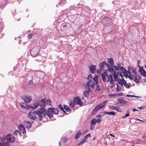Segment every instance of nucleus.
<instances>
[{
    "instance_id": "nucleus-1",
    "label": "nucleus",
    "mask_w": 146,
    "mask_h": 146,
    "mask_svg": "<svg viewBox=\"0 0 146 146\" xmlns=\"http://www.w3.org/2000/svg\"><path fill=\"white\" fill-rule=\"evenodd\" d=\"M35 112L36 115L38 116V119L40 120H41L43 117H45L48 113V112L43 108L38 109Z\"/></svg>"
},
{
    "instance_id": "nucleus-2",
    "label": "nucleus",
    "mask_w": 146,
    "mask_h": 146,
    "mask_svg": "<svg viewBox=\"0 0 146 146\" xmlns=\"http://www.w3.org/2000/svg\"><path fill=\"white\" fill-rule=\"evenodd\" d=\"M93 83H92V82L89 81L88 82H87V84L86 85L85 90L86 91L84 92V96L86 97L88 95L89 92L90 90V87L92 88L94 90L95 89V86L93 84Z\"/></svg>"
},
{
    "instance_id": "nucleus-3",
    "label": "nucleus",
    "mask_w": 146,
    "mask_h": 146,
    "mask_svg": "<svg viewBox=\"0 0 146 146\" xmlns=\"http://www.w3.org/2000/svg\"><path fill=\"white\" fill-rule=\"evenodd\" d=\"M59 109L58 108H48L47 110L48 113L47 115L51 118L53 117L52 114H57L58 112Z\"/></svg>"
},
{
    "instance_id": "nucleus-4",
    "label": "nucleus",
    "mask_w": 146,
    "mask_h": 146,
    "mask_svg": "<svg viewBox=\"0 0 146 146\" xmlns=\"http://www.w3.org/2000/svg\"><path fill=\"white\" fill-rule=\"evenodd\" d=\"M107 101H105L97 105L92 111V114L93 115L95 114L98 110L102 109L107 104Z\"/></svg>"
},
{
    "instance_id": "nucleus-5",
    "label": "nucleus",
    "mask_w": 146,
    "mask_h": 146,
    "mask_svg": "<svg viewBox=\"0 0 146 146\" xmlns=\"http://www.w3.org/2000/svg\"><path fill=\"white\" fill-rule=\"evenodd\" d=\"M92 74H89L88 75L87 79L88 80L87 82L89 81L92 82V84L93 85H94L95 87V84H98V77L96 76H94V78L92 77Z\"/></svg>"
},
{
    "instance_id": "nucleus-6",
    "label": "nucleus",
    "mask_w": 146,
    "mask_h": 146,
    "mask_svg": "<svg viewBox=\"0 0 146 146\" xmlns=\"http://www.w3.org/2000/svg\"><path fill=\"white\" fill-rule=\"evenodd\" d=\"M39 50L36 48H32L31 50V55L33 57H35L38 53Z\"/></svg>"
},
{
    "instance_id": "nucleus-7",
    "label": "nucleus",
    "mask_w": 146,
    "mask_h": 146,
    "mask_svg": "<svg viewBox=\"0 0 146 146\" xmlns=\"http://www.w3.org/2000/svg\"><path fill=\"white\" fill-rule=\"evenodd\" d=\"M6 138L9 142L11 143L13 142L15 139L14 136L10 134H7L6 136Z\"/></svg>"
},
{
    "instance_id": "nucleus-8",
    "label": "nucleus",
    "mask_w": 146,
    "mask_h": 146,
    "mask_svg": "<svg viewBox=\"0 0 146 146\" xmlns=\"http://www.w3.org/2000/svg\"><path fill=\"white\" fill-rule=\"evenodd\" d=\"M107 66L108 68L109 71L110 72L116 73L117 71L116 70L115 68H114V66L113 65V66H111L108 64H107Z\"/></svg>"
},
{
    "instance_id": "nucleus-9",
    "label": "nucleus",
    "mask_w": 146,
    "mask_h": 146,
    "mask_svg": "<svg viewBox=\"0 0 146 146\" xmlns=\"http://www.w3.org/2000/svg\"><path fill=\"white\" fill-rule=\"evenodd\" d=\"M39 104V105L42 108H44L46 105V99L45 98L41 99Z\"/></svg>"
},
{
    "instance_id": "nucleus-10",
    "label": "nucleus",
    "mask_w": 146,
    "mask_h": 146,
    "mask_svg": "<svg viewBox=\"0 0 146 146\" xmlns=\"http://www.w3.org/2000/svg\"><path fill=\"white\" fill-rule=\"evenodd\" d=\"M75 102V104L76 105H79L80 106H82V103L81 100L78 97H75L74 100Z\"/></svg>"
},
{
    "instance_id": "nucleus-11",
    "label": "nucleus",
    "mask_w": 146,
    "mask_h": 146,
    "mask_svg": "<svg viewBox=\"0 0 146 146\" xmlns=\"http://www.w3.org/2000/svg\"><path fill=\"white\" fill-rule=\"evenodd\" d=\"M106 76L107 78L108 79V80H107V81L106 82H108L110 81V84H113L114 82L112 75L111 74L109 75L108 74L106 75Z\"/></svg>"
},
{
    "instance_id": "nucleus-12",
    "label": "nucleus",
    "mask_w": 146,
    "mask_h": 146,
    "mask_svg": "<svg viewBox=\"0 0 146 146\" xmlns=\"http://www.w3.org/2000/svg\"><path fill=\"white\" fill-rule=\"evenodd\" d=\"M36 115L35 111L33 112H30L29 113L28 117L29 118L34 120L36 118Z\"/></svg>"
},
{
    "instance_id": "nucleus-13",
    "label": "nucleus",
    "mask_w": 146,
    "mask_h": 146,
    "mask_svg": "<svg viewBox=\"0 0 146 146\" xmlns=\"http://www.w3.org/2000/svg\"><path fill=\"white\" fill-rule=\"evenodd\" d=\"M107 64L105 62H102V63L100 64L99 65V66L100 68L99 69V70L100 71L103 70L104 68H105V66H107Z\"/></svg>"
},
{
    "instance_id": "nucleus-14",
    "label": "nucleus",
    "mask_w": 146,
    "mask_h": 146,
    "mask_svg": "<svg viewBox=\"0 0 146 146\" xmlns=\"http://www.w3.org/2000/svg\"><path fill=\"white\" fill-rule=\"evenodd\" d=\"M19 131H20L23 133H25L26 131L24 126L22 124H20L18 127Z\"/></svg>"
},
{
    "instance_id": "nucleus-15",
    "label": "nucleus",
    "mask_w": 146,
    "mask_h": 146,
    "mask_svg": "<svg viewBox=\"0 0 146 146\" xmlns=\"http://www.w3.org/2000/svg\"><path fill=\"white\" fill-rule=\"evenodd\" d=\"M33 123V122L31 123V122L29 121H25L24 123L26 128L28 129L30 128L31 127L32 124Z\"/></svg>"
},
{
    "instance_id": "nucleus-16",
    "label": "nucleus",
    "mask_w": 146,
    "mask_h": 146,
    "mask_svg": "<svg viewBox=\"0 0 146 146\" xmlns=\"http://www.w3.org/2000/svg\"><path fill=\"white\" fill-rule=\"evenodd\" d=\"M23 99L25 102L26 103L30 102L31 100V98L29 96H25Z\"/></svg>"
},
{
    "instance_id": "nucleus-17",
    "label": "nucleus",
    "mask_w": 146,
    "mask_h": 146,
    "mask_svg": "<svg viewBox=\"0 0 146 146\" xmlns=\"http://www.w3.org/2000/svg\"><path fill=\"white\" fill-rule=\"evenodd\" d=\"M117 101L119 103L122 105L125 104L127 102L123 98H119L117 100Z\"/></svg>"
},
{
    "instance_id": "nucleus-18",
    "label": "nucleus",
    "mask_w": 146,
    "mask_h": 146,
    "mask_svg": "<svg viewBox=\"0 0 146 146\" xmlns=\"http://www.w3.org/2000/svg\"><path fill=\"white\" fill-rule=\"evenodd\" d=\"M21 106L23 108L29 109L30 108V106H28L27 103H22L21 104Z\"/></svg>"
},
{
    "instance_id": "nucleus-19",
    "label": "nucleus",
    "mask_w": 146,
    "mask_h": 146,
    "mask_svg": "<svg viewBox=\"0 0 146 146\" xmlns=\"http://www.w3.org/2000/svg\"><path fill=\"white\" fill-rule=\"evenodd\" d=\"M39 102H37L33 104V105L30 106V108L31 109H35L39 105Z\"/></svg>"
},
{
    "instance_id": "nucleus-20",
    "label": "nucleus",
    "mask_w": 146,
    "mask_h": 146,
    "mask_svg": "<svg viewBox=\"0 0 146 146\" xmlns=\"http://www.w3.org/2000/svg\"><path fill=\"white\" fill-rule=\"evenodd\" d=\"M90 72L92 73H94L95 71V66L91 65L90 66Z\"/></svg>"
},
{
    "instance_id": "nucleus-21",
    "label": "nucleus",
    "mask_w": 146,
    "mask_h": 146,
    "mask_svg": "<svg viewBox=\"0 0 146 146\" xmlns=\"http://www.w3.org/2000/svg\"><path fill=\"white\" fill-rule=\"evenodd\" d=\"M124 86L126 88H129L130 87L131 85L130 83H128L127 84L126 81L125 80H124Z\"/></svg>"
},
{
    "instance_id": "nucleus-22",
    "label": "nucleus",
    "mask_w": 146,
    "mask_h": 146,
    "mask_svg": "<svg viewBox=\"0 0 146 146\" xmlns=\"http://www.w3.org/2000/svg\"><path fill=\"white\" fill-rule=\"evenodd\" d=\"M108 63L110 64V65H111V66H113L114 62L113 61V59L112 58H108Z\"/></svg>"
},
{
    "instance_id": "nucleus-23",
    "label": "nucleus",
    "mask_w": 146,
    "mask_h": 146,
    "mask_svg": "<svg viewBox=\"0 0 146 146\" xmlns=\"http://www.w3.org/2000/svg\"><path fill=\"white\" fill-rule=\"evenodd\" d=\"M101 76L102 80L104 82H106L107 81V79L106 78V75L102 73V74Z\"/></svg>"
},
{
    "instance_id": "nucleus-24",
    "label": "nucleus",
    "mask_w": 146,
    "mask_h": 146,
    "mask_svg": "<svg viewBox=\"0 0 146 146\" xmlns=\"http://www.w3.org/2000/svg\"><path fill=\"white\" fill-rule=\"evenodd\" d=\"M113 74L114 77V81H118L119 79V78L117 76L118 75L116 74V73H113Z\"/></svg>"
},
{
    "instance_id": "nucleus-25",
    "label": "nucleus",
    "mask_w": 146,
    "mask_h": 146,
    "mask_svg": "<svg viewBox=\"0 0 146 146\" xmlns=\"http://www.w3.org/2000/svg\"><path fill=\"white\" fill-rule=\"evenodd\" d=\"M81 133L80 130H79L78 132L76 133L75 136V138L76 139H78L80 137V136L81 135Z\"/></svg>"
},
{
    "instance_id": "nucleus-26",
    "label": "nucleus",
    "mask_w": 146,
    "mask_h": 146,
    "mask_svg": "<svg viewBox=\"0 0 146 146\" xmlns=\"http://www.w3.org/2000/svg\"><path fill=\"white\" fill-rule=\"evenodd\" d=\"M114 68H115L116 71H117V70L119 71L121 69V65L120 64H117V66L115 65L114 66Z\"/></svg>"
},
{
    "instance_id": "nucleus-27",
    "label": "nucleus",
    "mask_w": 146,
    "mask_h": 146,
    "mask_svg": "<svg viewBox=\"0 0 146 146\" xmlns=\"http://www.w3.org/2000/svg\"><path fill=\"white\" fill-rule=\"evenodd\" d=\"M105 114H107L109 115H115V113L114 112H104Z\"/></svg>"
},
{
    "instance_id": "nucleus-28",
    "label": "nucleus",
    "mask_w": 146,
    "mask_h": 146,
    "mask_svg": "<svg viewBox=\"0 0 146 146\" xmlns=\"http://www.w3.org/2000/svg\"><path fill=\"white\" fill-rule=\"evenodd\" d=\"M64 109L68 112H70L71 110L70 109L68 106L66 105H64Z\"/></svg>"
},
{
    "instance_id": "nucleus-29",
    "label": "nucleus",
    "mask_w": 146,
    "mask_h": 146,
    "mask_svg": "<svg viewBox=\"0 0 146 146\" xmlns=\"http://www.w3.org/2000/svg\"><path fill=\"white\" fill-rule=\"evenodd\" d=\"M124 80H125L123 78H122L121 80H120L118 81V84L122 86H123L124 84Z\"/></svg>"
},
{
    "instance_id": "nucleus-30",
    "label": "nucleus",
    "mask_w": 146,
    "mask_h": 146,
    "mask_svg": "<svg viewBox=\"0 0 146 146\" xmlns=\"http://www.w3.org/2000/svg\"><path fill=\"white\" fill-rule=\"evenodd\" d=\"M76 104H75L74 101H71L70 102L69 104L70 106V107L73 108L74 107V105Z\"/></svg>"
},
{
    "instance_id": "nucleus-31",
    "label": "nucleus",
    "mask_w": 146,
    "mask_h": 146,
    "mask_svg": "<svg viewBox=\"0 0 146 146\" xmlns=\"http://www.w3.org/2000/svg\"><path fill=\"white\" fill-rule=\"evenodd\" d=\"M58 107L64 113H66V111H65L63 107L60 104H59L58 105Z\"/></svg>"
},
{
    "instance_id": "nucleus-32",
    "label": "nucleus",
    "mask_w": 146,
    "mask_h": 146,
    "mask_svg": "<svg viewBox=\"0 0 146 146\" xmlns=\"http://www.w3.org/2000/svg\"><path fill=\"white\" fill-rule=\"evenodd\" d=\"M96 122V119H93V120H92L91 122V126L92 125H95Z\"/></svg>"
},
{
    "instance_id": "nucleus-33",
    "label": "nucleus",
    "mask_w": 146,
    "mask_h": 146,
    "mask_svg": "<svg viewBox=\"0 0 146 146\" xmlns=\"http://www.w3.org/2000/svg\"><path fill=\"white\" fill-rule=\"evenodd\" d=\"M87 140L84 138V139H82L79 143L78 145H80L81 144H83L85 142H87Z\"/></svg>"
},
{
    "instance_id": "nucleus-34",
    "label": "nucleus",
    "mask_w": 146,
    "mask_h": 146,
    "mask_svg": "<svg viewBox=\"0 0 146 146\" xmlns=\"http://www.w3.org/2000/svg\"><path fill=\"white\" fill-rule=\"evenodd\" d=\"M132 70V73L133 74V75L135 76L137 74L136 69L133 68Z\"/></svg>"
},
{
    "instance_id": "nucleus-35",
    "label": "nucleus",
    "mask_w": 146,
    "mask_h": 146,
    "mask_svg": "<svg viewBox=\"0 0 146 146\" xmlns=\"http://www.w3.org/2000/svg\"><path fill=\"white\" fill-rule=\"evenodd\" d=\"M127 113L125 115L122 117V118H126L129 115V112L128 111L127 112Z\"/></svg>"
},
{
    "instance_id": "nucleus-36",
    "label": "nucleus",
    "mask_w": 146,
    "mask_h": 146,
    "mask_svg": "<svg viewBox=\"0 0 146 146\" xmlns=\"http://www.w3.org/2000/svg\"><path fill=\"white\" fill-rule=\"evenodd\" d=\"M109 108L110 109L112 110H116L117 107L113 106H109Z\"/></svg>"
},
{
    "instance_id": "nucleus-37",
    "label": "nucleus",
    "mask_w": 146,
    "mask_h": 146,
    "mask_svg": "<svg viewBox=\"0 0 146 146\" xmlns=\"http://www.w3.org/2000/svg\"><path fill=\"white\" fill-rule=\"evenodd\" d=\"M4 141H0V146H6L5 143H3Z\"/></svg>"
},
{
    "instance_id": "nucleus-38",
    "label": "nucleus",
    "mask_w": 146,
    "mask_h": 146,
    "mask_svg": "<svg viewBox=\"0 0 146 146\" xmlns=\"http://www.w3.org/2000/svg\"><path fill=\"white\" fill-rule=\"evenodd\" d=\"M142 71L143 72L141 73V74H142L144 76L146 77V72L145 70H143Z\"/></svg>"
},
{
    "instance_id": "nucleus-39",
    "label": "nucleus",
    "mask_w": 146,
    "mask_h": 146,
    "mask_svg": "<svg viewBox=\"0 0 146 146\" xmlns=\"http://www.w3.org/2000/svg\"><path fill=\"white\" fill-rule=\"evenodd\" d=\"M116 110L117 111H118L119 112H122V110L119 108V107L118 106H117V108H116Z\"/></svg>"
},
{
    "instance_id": "nucleus-40",
    "label": "nucleus",
    "mask_w": 146,
    "mask_h": 146,
    "mask_svg": "<svg viewBox=\"0 0 146 146\" xmlns=\"http://www.w3.org/2000/svg\"><path fill=\"white\" fill-rule=\"evenodd\" d=\"M134 81L136 83H138L139 80L137 78V76H135L134 77Z\"/></svg>"
},
{
    "instance_id": "nucleus-41",
    "label": "nucleus",
    "mask_w": 146,
    "mask_h": 146,
    "mask_svg": "<svg viewBox=\"0 0 146 146\" xmlns=\"http://www.w3.org/2000/svg\"><path fill=\"white\" fill-rule=\"evenodd\" d=\"M19 131L17 130L15 131L13 133L14 135H18L19 133Z\"/></svg>"
},
{
    "instance_id": "nucleus-42",
    "label": "nucleus",
    "mask_w": 146,
    "mask_h": 146,
    "mask_svg": "<svg viewBox=\"0 0 146 146\" xmlns=\"http://www.w3.org/2000/svg\"><path fill=\"white\" fill-rule=\"evenodd\" d=\"M90 137H91V135L90 133H89V134H88V135H86L84 137V138L86 139L87 138H90Z\"/></svg>"
},
{
    "instance_id": "nucleus-43",
    "label": "nucleus",
    "mask_w": 146,
    "mask_h": 146,
    "mask_svg": "<svg viewBox=\"0 0 146 146\" xmlns=\"http://www.w3.org/2000/svg\"><path fill=\"white\" fill-rule=\"evenodd\" d=\"M51 102V101L50 99H48L47 100H46V104H47L48 105H50V102Z\"/></svg>"
},
{
    "instance_id": "nucleus-44",
    "label": "nucleus",
    "mask_w": 146,
    "mask_h": 146,
    "mask_svg": "<svg viewBox=\"0 0 146 146\" xmlns=\"http://www.w3.org/2000/svg\"><path fill=\"white\" fill-rule=\"evenodd\" d=\"M96 85V90L97 91H100V89L99 88V86L97 84H95V85Z\"/></svg>"
},
{
    "instance_id": "nucleus-45",
    "label": "nucleus",
    "mask_w": 146,
    "mask_h": 146,
    "mask_svg": "<svg viewBox=\"0 0 146 146\" xmlns=\"http://www.w3.org/2000/svg\"><path fill=\"white\" fill-rule=\"evenodd\" d=\"M121 71L124 74L125 73H127V70H126L125 68H123L122 69H121Z\"/></svg>"
},
{
    "instance_id": "nucleus-46",
    "label": "nucleus",
    "mask_w": 146,
    "mask_h": 146,
    "mask_svg": "<svg viewBox=\"0 0 146 146\" xmlns=\"http://www.w3.org/2000/svg\"><path fill=\"white\" fill-rule=\"evenodd\" d=\"M126 97H137V98H140V97L137 96H135L134 95H126Z\"/></svg>"
},
{
    "instance_id": "nucleus-47",
    "label": "nucleus",
    "mask_w": 146,
    "mask_h": 146,
    "mask_svg": "<svg viewBox=\"0 0 146 146\" xmlns=\"http://www.w3.org/2000/svg\"><path fill=\"white\" fill-rule=\"evenodd\" d=\"M117 75H120L121 77L123 76L122 75V72L120 71L118 72Z\"/></svg>"
},
{
    "instance_id": "nucleus-48",
    "label": "nucleus",
    "mask_w": 146,
    "mask_h": 146,
    "mask_svg": "<svg viewBox=\"0 0 146 146\" xmlns=\"http://www.w3.org/2000/svg\"><path fill=\"white\" fill-rule=\"evenodd\" d=\"M139 69V71L141 73L143 72L142 70H144L143 69V67H140Z\"/></svg>"
},
{
    "instance_id": "nucleus-49",
    "label": "nucleus",
    "mask_w": 146,
    "mask_h": 146,
    "mask_svg": "<svg viewBox=\"0 0 146 146\" xmlns=\"http://www.w3.org/2000/svg\"><path fill=\"white\" fill-rule=\"evenodd\" d=\"M33 36V35L31 33L29 34L28 36V38L29 39H31L32 38Z\"/></svg>"
},
{
    "instance_id": "nucleus-50",
    "label": "nucleus",
    "mask_w": 146,
    "mask_h": 146,
    "mask_svg": "<svg viewBox=\"0 0 146 146\" xmlns=\"http://www.w3.org/2000/svg\"><path fill=\"white\" fill-rule=\"evenodd\" d=\"M133 76H134L133 75H129V76H128V78L131 80H133L134 78Z\"/></svg>"
},
{
    "instance_id": "nucleus-51",
    "label": "nucleus",
    "mask_w": 146,
    "mask_h": 146,
    "mask_svg": "<svg viewBox=\"0 0 146 146\" xmlns=\"http://www.w3.org/2000/svg\"><path fill=\"white\" fill-rule=\"evenodd\" d=\"M128 70H129V71H131V70H132L133 69L132 68V67L130 66H129L128 67Z\"/></svg>"
},
{
    "instance_id": "nucleus-52",
    "label": "nucleus",
    "mask_w": 146,
    "mask_h": 146,
    "mask_svg": "<svg viewBox=\"0 0 146 146\" xmlns=\"http://www.w3.org/2000/svg\"><path fill=\"white\" fill-rule=\"evenodd\" d=\"M107 72H108L107 70L106 69V70H104V74H105L106 75H107L108 74L107 73Z\"/></svg>"
},
{
    "instance_id": "nucleus-53",
    "label": "nucleus",
    "mask_w": 146,
    "mask_h": 146,
    "mask_svg": "<svg viewBox=\"0 0 146 146\" xmlns=\"http://www.w3.org/2000/svg\"><path fill=\"white\" fill-rule=\"evenodd\" d=\"M121 88L119 87H118L116 88V90L118 92L120 91L121 90Z\"/></svg>"
},
{
    "instance_id": "nucleus-54",
    "label": "nucleus",
    "mask_w": 146,
    "mask_h": 146,
    "mask_svg": "<svg viewBox=\"0 0 146 146\" xmlns=\"http://www.w3.org/2000/svg\"><path fill=\"white\" fill-rule=\"evenodd\" d=\"M140 62H141V61L140 60H138L137 62V64L138 66L139 67H141L140 65Z\"/></svg>"
},
{
    "instance_id": "nucleus-55",
    "label": "nucleus",
    "mask_w": 146,
    "mask_h": 146,
    "mask_svg": "<svg viewBox=\"0 0 146 146\" xmlns=\"http://www.w3.org/2000/svg\"><path fill=\"white\" fill-rule=\"evenodd\" d=\"M101 120V119L98 118L97 120L96 119V121L98 123H100Z\"/></svg>"
},
{
    "instance_id": "nucleus-56",
    "label": "nucleus",
    "mask_w": 146,
    "mask_h": 146,
    "mask_svg": "<svg viewBox=\"0 0 146 146\" xmlns=\"http://www.w3.org/2000/svg\"><path fill=\"white\" fill-rule=\"evenodd\" d=\"M28 84L29 85H32L33 84L32 81L31 80L29 81L28 82Z\"/></svg>"
},
{
    "instance_id": "nucleus-57",
    "label": "nucleus",
    "mask_w": 146,
    "mask_h": 146,
    "mask_svg": "<svg viewBox=\"0 0 146 146\" xmlns=\"http://www.w3.org/2000/svg\"><path fill=\"white\" fill-rule=\"evenodd\" d=\"M127 74V73H128L129 75H131L132 73L131 72V71H129V70H128V71H127V73H126Z\"/></svg>"
},
{
    "instance_id": "nucleus-58",
    "label": "nucleus",
    "mask_w": 146,
    "mask_h": 146,
    "mask_svg": "<svg viewBox=\"0 0 146 146\" xmlns=\"http://www.w3.org/2000/svg\"><path fill=\"white\" fill-rule=\"evenodd\" d=\"M144 107L143 106H141L140 107H139V108L140 109L142 110L144 109Z\"/></svg>"
},
{
    "instance_id": "nucleus-59",
    "label": "nucleus",
    "mask_w": 146,
    "mask_h": 146,
    "mask_svg": "<svg viewBox=\"0 0 146 146\" xmlns=\"http://www.w3.org/2000/svg\"><path fill=\"white\" fill-rule=\"evenodd\" d=\"M17 69V66H15L13 68V70H16Z\"/></svg>"
},
{
    "instance_id": "nucleus-60",
    "label": "nucleus",
    "mask_w": 146,
    "mask_h": 146,
    "mask_svg": "<svg viewBox=\"0 0 146 146\" xmlns=\"http://www.w3.org/2000/svg\"><path fill=\"white\" fill-rule=\"evenodd\" d=\"M62 26L63 28L66 27L67 26V24H64V25H62Z\"/></svg>"
},
{
    "instance_id": "nucleus-61",
    "label": "nucleus",
    "mask_w": 146,
    "mask_h": 146,
    "mask_svg": "<svg viewBox=\"0 0 146 146\" xmlns=\"http://www.w3.org/2000/svg\"><path fill=\"white\" fill-rule=\"evenodd\" d=\"M110 136H111V137H115V136L112 134H110Z\"/></svg>"
},
{
    "instance_id": "nucleus-62",
    "label": "nucleus",
    "mask_w": 146,
    "mask_h": 146,
    "mask_svg": "<svg viewBox=\"0 0 146 146\" xmlns=\"http://www.w3.org/2000/svg\"><path fill=\"white\" fill-rule=\"evenodd\" d=\"M74 6H71L69 8L70 9H74Z\"/></svg>"
},
{
    "instance_id": "nucleus-63",
    "label": "nucleus",
    "mask_w": 146,
    "mask_h": 146,
    "mask_svg": "<svg viewBox=\"0 0 146 146\" xmlns=\"http://www.w3.org/2000/svg\"><path fill=\"white\" fill-rule=\"evenodd\" d=\"M101 115H97L96 116V117L97 118H99V117H101Z\"/></svg>"
},
{
    "instance_id": "nucleus-64",
    "label": "nucleus",
    "mask_w": 146,
    "mask_h": 146,
    "mask_svg": "<svg viewBox=\"0 0 146 146\" xmlns=\"http://www.w3.org/2000/svg\"><path fill=\"white\" fill-rule=\"evenodd\" d=\"M123 94V93L121 92V93H119L118 94H119V96H122Z\"/></svg>"
}]
</instances>
